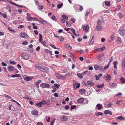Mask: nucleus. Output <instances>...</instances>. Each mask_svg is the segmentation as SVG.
Listing matches in <instances>:
<instances>
[{"instance_id": "f257e3e1", "label": "nucleus", "mask_w": 125, "mask_h": 125, "mask_svg": "<svg viewBox=\"0 0 125 125\" xmlns=\"http://www.w3.org/2000/svg\"><path fill=\"white\" fill-rule=\"evenodd\" d=\"M19 35L21 37L24 38H27L28 37V35L25 32L21 33Z\"/></svg>"}, {"instance_id": "f03ea898", "label": "nucleus", "mask_w": 125, "mask_h": 125, "mask_svg": "<svg viewBox=\"0 0 125 125\" xmlns=\"http://www.w3.org/2000/svg\"><path fill=\"white\" fill-rule=\"evenodd\" d=\"M40 86L43 88H49V85L48 83H42L40 85Z\"/></svg>"}, {"instance_id": "7ed1b4c3", "label": "nucleus", "mask_w": 125, "mask_h": 125, "mask_svg": "<svg viewBox=\"0 0 125 125\" xmlns=\"http://www.w3.org/2000/svg\"><path fill=\"white\" fill-rule=\"evenodd\" d=\"M21 57L25 59H28L29 58L28 54L25 53H23L21 55Z\"/></svg>"}, {"instance_id": "20e7f679", "label": "nucleus", "mask_w": 125, "mask_h": 125, "mask_svg": "<svg viewBox=\"0 0 125 125\" xmlns=\"http://www.w3.org/2000/svg\"><path fill=\"white\" fill-rule=\"evenodd\" d=\"M104 54H99L97 55V58L99 61H102L104 57Z\"/></svg>"}, {"instance_id": "39448f33", "label": "nucleus", "mask_w": 125, "mask_h": 125, "mask_svg": "<svg viewBox=\"0 0 125 125\" xmlns=\"http://www.w3.org/2000/svg\"><path fill=\"white\" fill-rule=\"evenodd\" d=\"M110 2L108 1H106L104 2L103 3V6H104L106 5L108 6H110Z\"/></svg>"}, {"instance_id": "423d86ee", "label": "nucleus", "mask_w": 125, "mask_h": 125, "mask_svg": "<svg viewBox=\"0 0 125 125\" xmlns=\"http://www.w3.org/2000/svg\"><path fill=\"white\" fill-rule=\"evenodd\" d=\"M94 67L96 70H98L101 69L102 68V67L100 65L97 64L94 66Z\"/></svg>"}, {"instance_id": "0eeeda50", "label": "nucleus", "mask_w": 125, "mask_h": 125, "mask_svg": "<svg viewBox=\"0 0 125 125\" xmlns=\"http://www.w3.org/2000/svg\"><path fill=\"white\" fill-rule=\"evenodd\" d=\"M68 119L67 116L64 115L62 116L60 118V120L62 121H66Z\"/></svg>"}, {"instance_id": "6e6552de", "label": "nucleus", "mask_w": 125, "mask_h": 125, "mask_svg": "<svg viewBox=\"0 0 125 125\" xmlns=\"http://www.w3.org/2000/svg\"><path fill=\"white\" fill-rule=\"evenodd\" d=\"M89 28V26L88 25H85L83 27V31L87 32L88 31Z\"/></svg>"}, {"instance_id": "1a4fd4ad", "label": "nucleus", "mask_w": 125, "mask_h": 125, "mask_svg": "<svg viewBox=\"0 0 125 125\" xmlns=\"http://www.w3.org/2000/svg\"><path fill=\"white\" fill-rule=\"evenodd\" d=\"M80 86V84L79 83H74L73 84V87L75 89L79 88Z\"/></svg>"}, {"instance_id": "9d476101", "label": "nucleus", "mask_w": 125, "mask_h": 125, "mask_svg": "<svg viewBox=\"0 0 125 125\" xmlns=\"http://www.w3.org/2000/svg\"><path fill=\"white\" fill-rule=\"evenodd\" d=\"M38 21L40 23H42L44 24H47L46 21L42 19H39Z\"/></svg>"}, {"instance_id": "9b49d317", "label": "nucleus", "mask_w": 125, "mask_h": 125, "mask_svg": "<svg viewBox=\"0 0 125 125\" xmlns=\"http://www.w3.org/2000/svg\"><path fill=\"white\" fill-rule=\"evenodd\" d=\"M42 81L41 80H39L35 82L34 83V84L38 88H39V84L42 82Z\"/></svg>"}, {"instance_id": "f8f14e48", "label": "nucleus", "mask_w": 125, "mask_h": 125, "mask_svg": "<svg viewBox=\"0 0 125 125\" xmlns=\"http://www.w3.org/2000/svg\"><path fill=\"white\" fill-rule=\"evenodd\" d=\"M35 67L39 69L42 72H43L44 70V68L41 67L40 66H39L37 64H35Z\"/></svg>"}, {"instance_id": "ddd939ff", "label": "nucleus", "mask_w": 125, "mask_h": 125, "mask_svg": "<svg viewBox=\"0 0 125 125\" xmlns=\"http://www.w3.org/2000/svg\"><path fill=\"white\" fill-rule=\"evenodd\" d=\"M55 75L58 79H60L63 77L62 76L57 73H56Z\"/></svg>"}, {"instance_id": "4468645a", "label": "nucleus", "mask_w": 125, "mask_h": 125, "mask_svg": "<svg viewBox=\"0 0 125 125\" xmlns=\"http://www.w3.org/2000/svg\"><path fill=\"white\" fill-rule=\"evenodd\" d=\"M8 70L10 71H12L14 70V67L12 66H8Z\"/></svg>"}, {"instance_id": "2eb2a0df", "label": "nucleus", "mask_w": 125, "mask_h": 125, "mask_svg": "<svg viewBox=\"0 0 125 125\" xmlns=\"http://www.w3.org/2000/svg\"><path fill=\"white\" fill-rule=\"evenodd\" d=\"M96 107L97 108V109L99 110H101L103 107L102 105L100 104H97Z\"/></svg>"}, {"instance_id": "dca6fc26", "label": "nucleus", "mask_w": 125, "mask_h": 125, "mask_svg": "<svg viewBox=\"0 0 125 125\" xmlns=\"http://www.w3.org/2000/svg\"><path fill=\"white\" fill-rule=\"evenodd\" d=\"M27 15L28 20L31 21L32 20V17H30V15L29 13H27Z\"/></svg>"}, {"instance_id": "f3484780", "label": "nucleus", "mask_w": 125, "mask_h": 125, "mask_svg": "<svg viewBox=\"0 0 125 125\" xmlns=\"http://www.w3.org/2000/svg\"><path fill=\"white\" fill-rule=\"evenodd\" d=\"M31 113L34 115H36L38 114V112L36 110H33L32 111Z\"/></svg>"}, {"instance_id": "a211bd4d", "label": "nucleus", "mask_w": 125, "mask_h": 125, "mask_svg": "<svg viewBox=\"0 0 125 125\" xmlns=\"http://www.w3.org/2000/svg\"><path fill=\"white\" fill-rule=\"evenodd\" d=\"M8 29L9 31L13 33H15L16 32L15 31L14 29H12L10 27H8Z\"/></svg>"}, {"instance_id": "6ab92c4d", "label": "nucleus", "mask_w": 125, "mask_h": 125, "mask_svg": "<svg viewBox=\"0 0 125 125\" xmlns=\"http://www.w3.org/2000/svg\"><path fill=\"white\" fill-rule=\"evenodd\" d=\"M104 114L106 115L107 114H110L111 115H112V112L109 110H106L104 111Z\"/></svg>"}, {"instance_id": "aec40b11", "label": "nucleus", "mask_w": 125, "mask_h": 125, "mask_svg": "<svg viewBox=\"0 0 125 125\" xmlns=\"http://www.w3.org/2000/svg\"><path fill=\"white\" fill-rule=\"evenodd\" d=\"M10 2V3H11V4H12L13 5H14L18 7H21L23 6H22V5H20L18 4H16V3H15L13 2L12 1H11V2Z\"/></svg>"}, {"instance_id": "412c9836", "label": "nucleus", "mask_w": 125, "mask_h": 125, "mask_svg": "<svg viewBox=\"0 0 125 125\" xmlns=\"http://www.w3.org/2000/svg\"><path fill=\"white\" fill-rule=\"evenodd\" d=\"M87 84L90 85H94V83L92 81H89L87 82Z\"/></svg>"}, {"instance_id": "4be33fe9", "label": "nucleus", "mask_w": 125, "mask_h": 125, "mask_svg": "<svg viewBox=\"0 0 125 125\" xmlns=\"http://www.w3.org/2000/svg\"><path fill=\"white\" fill-rule=\"evenodd\" d=\"M94 36H93L92 37V38L91 39V40L90 41V45H92L93 44L94 42Z\"/></svg>"}, {"instance_id": "5701e85b", "label": "nucleus", "mask_w": 125, "mask_h": 125, "mask_svg": "<svg viewBox=\"0 0 125 125\" xmlns=\"http://www.w3.org/2000/svg\"><path fill=\"white\" fill-rule=\"evenodd\" d=\"M84 99L83 98H80L77 100V102L78 103H81L83 102L84 101Z\"/></svg>"}, {"instance_id": "b1692460", "label": "nucleus", "mask_w": 125, "mask_h": 125, "mask_svg": "<svg viewBox=\"0 0 125 125\" xmlns=\"http://www.w3.org/2000/svg\"><path fill=\"white\" fill-rule=\"evenodd\" d=\"M96 29L97 31L100 30L102 29V27L101 25H97L96 27Z\"/></svg>"}, {"instance_id": "393cba45", "label": "nucleus", "mask_w": 125, "mask_h": 125, "mask_svg": "<svg viewBox=\"0 0 125 125\" xmlns=\"http://www.w3.org/2000/svg\"><path fill=\"white\" fill-rule=\"evenodd\" d=\"M79 92L81 94H83L85 93V90L84 89H82L80 90Z\"/></svg>"}, {"instance_id": "a878e982", "label": "nucleus", "mask_w": 125, "mask_h": 125, "mask_svg": "<svg viewBox=\"0 0 125 125\" xmlns=\"http://www.w3.org/2000/svg\"><path fill=\"white\" fill-rule=\"evenodd\" d=\"M111 78V76L109 74H107L106 77V78L107 80L109 82L110 81Z\"/></svg>"}, {"instance_id": "bb28decb", "label": "nucleus", "mask_w": 125, "mask_h": 125, "mask_svg": "<svg viewBox=\"0 0 125 125\" xmlns=\"http://www.w3.org/2000/svg\"><path fill=\"white\" fill-rule=\"evenodd\" d=\"M6 8L8 10V11L10 12L11 11V7H10L9 6V5H7L6 6Z\"/></svg>"}, {"instance_id": "cd10ccee", "label": "nucleus", "mask_w": 125, "mask_h": 125, "mask_svg": "<svg viewBox=\"0 0 125 125\" xmlns=\"http://www.w3.org/2000/svg\"><path fill=\"white\" fill-rule=\"evenodd\" d=\"M39 41L40 42H41L43 40L42 36V35L40 33L39 34Z\"/></svg>"}, {"instance_id": "c85d7f7f", "label": "nucleus", "mask_w": 125, "mask_h": 125, "mask_svg": "<svg viewBox=\"0 0 125 125\" xmlns=\"http://www.w3.org/2000/svg\"><path fill=\"white\" fill-rule=\"evenodd\" d=\"M65 47L66 48H68L69 50H71L72 49V47H71L70 45L68 44H65Z\"/></svg>"}, {"instance_id": "c756f323", "label": "nucleus", "mask_w": 125, "mask_h": 125, "mask_svg": "<svg viewBox=\"0 0 125 125\" xmlns=\"http://www.w3.org/2000/svg\"><path fill=\"white\" fill-rule=\"evenodd\" d=\"M110 39L112 40H114L115 39V34L114 33L112 34Z\"/></svg>"}, {"instance_id": "7c9ffc66", "label": "nucleus", "mask_w": 125, "mask_h": 125, "mask_svg": "<svg viewBox=\"0 0 125 125\" xmlns=\"http://www.w3.org/2000/svg\"><path fill=\"white\" fill-rule=\"evenodd\" d=\"M117 85V84L116 83H112L111 85V87L112 88H115Z\"/></svg>"}, {"instance_id": "2f4dec72", "label": "nucleus", "mask_w": 125, "mask_h": 125, "mask_svg": "<svg viewBox=\"0 0 125 125\" xmlns=\"http://www.w3.org/2000/svg\"><path fill=\"white\" fill-rule=\"evenodd\" d=\"M71 31L75 36H76V34L75 33V30L73 28H71Z\"/></svg>"}, {"instance_id": "473e14b6", "label": "nucleus", "mask_w": 125, "mask_h": 125, "mask_svg": "<svg viewBox=\"0 0 125 125\" xmlns=\"http://www.w3.org/2000/svg\"><path fill=\"white\" fill-rule=\"evenodd\" d=\"M63 5V3H60L58 4L57 5V7L58 8H61Z\"/></svg>"}, {"instance_id": "72a5a7b5", "label": "nucleus", "mask_w": 125, "mask_h": 125, "mask_svg": "<svg viewBox=\"0 0 125 125\" xmlns=\"http://www.w3.org/2000/svg\"><path fill=\"white\" fill-rule=\"evenodd\" d=\"M32 79V78L30 77H26L25 78V80L27 81H31Z\"/></svg>"}, {"instance_id": "f704fd0d", "label": "nucleus", "mask_w": 125, "mask_h": 125, "mask_svg": "<svg viewBox=\"0 0 125 125\" xmlns=\"http://www.w3.org/2000/svg\"><path fill=\"white\" fill-rule=\"evenodd\" d=\"M75 20L74 18H72L70 20V22L71 23H73L75 22Z\"/></svg>"}, {"instance_id": "c9c22d12", "label": "nucleus", "mask_w": 125, "mask_h": 125, "mask_svg": "<svg viewBox=\"0 0 125 125\" xmlns=\"http://www.w3.org/2000/svg\"><path fill=\"white\" fill-rule=\"evenodd\" d=\"M36 105L40 107H41L42 106V104L41 102L37 103L36 104Z\"/></svg>"}, {"instance_id": "e433bc0d", "label": "nucleus", "mask_w": 125, "mask_h": 125, "mask_svg": "<svg viewBox=\"0 0 125 125\" xmlns=\"http://www.w3.org/2000/svg\"><path fill=\"white\" fill-rule=\"evenodd\" d=\"M122 65L124 66L125 68V59H123L122 62Z\"/></svg>"}, {"instance_id": "4c0bfd02", "label": "nucleus", "mask_w": 125, "mask_h": 125, "mask_svg": "<svg viewBox=\"0 0 125 125\" xmlns=\"http://www.w3.org/2000/svg\"><path fill=\"white\" fill-rule=\"evenodd\" d=\"M117 39L118 42L119 43H121L122 42L121 39L120 37H118L117 38Z\"/></svg>"}, {"instance_id": "58836bf2", "label": "nucleus", "mask_w": 125, "mask_h": 125, "mask_svg": "<svg viewBox=\"0 0 125 125\" xmlns=\"http://www.w3.org/2000/svg\"><path fill=\"white\" fill-rule=\"evenodd\" d=\"M42 106L46 104V101L45 100H43L41 102Z\"/></svg>"}, {"instance_id": "ea45409f", "label": "nucleus", "mask_w": 125, "mask_h": 125, "mask_svg": "<svg viewBox=\"0 0 125 125\" xmlns=\"http://www.w3.org/2000/svg\"><path fill=\"white\" fill-rule=\"evenodd\" d=\"M104 85V84H103L101 85H98L96 86L98 88H101L103 87Z\"/></svg>"}, {"instance_id": "a19ab883", "label": "nucleus", "mask_w": 125, "mask_h": 125, "mask_svg": "<svg viewBox=\"0 0 125 125\" xmlns=\"http://www.w3.org/2000/svg\"><path fill=\"white\" fill-rule=\"evenodd\" d=\"M32 25L33 28L34 29H37L38 28H37V27L36 26H35V24L34 23H32Z\"/></svg>"}, {"instance_id": "79ce46f5", "label": "nucleus", "mask_w": 125, "mask_h": 125, "mask_svg": "<svg viewBox=\"0 0 125 125\" xmlns=\"http://www.w3.org/2000/svg\"><path fill=\"white\" fill-rule=\"evenodd\" d=\"M62 18L63 19H66V20H68V18L65 15H62Z\"/></svg>"}, {"instance_id": "37998d69", "label": "nucleus", "mask_w": 125, "mask_h": 125, "mask_svg": "<svg viewBox=\"0 0 125 125\" xmlns=\"http://www.w3.org/2000/svg\"><path fill=\"white\" fill-rule=\"evenodd\" d=\"M118 15L119 17L120 18H122L123 17V14L121 13H119Z\"/></svg>"}, {"instance_id": "c03bdc74", "label": "nucleus", "mask_w": 125, "mask_h": 125, "mask_svg": "<svg viewBox=\"0 0 125 125\" xmlns=\"http://www.w3.org/2000/svg\"><path fill=\"white\" fill-rule=\"evenodd\" d=\"M20 75L19 74H16L15 75H12V77H20Z\"/></svg>"}, {"instance_id": "a18cd8bd", "label": "nucleus", "mask_w": 125, "mask_h": 125, "mask_svg": "<svg viewBox=\"0 0 125 125\" xmlns=\"http://www.w3.org/2000/svg\"><path fill=\"white\" fill-rule=\"evenodd\" d=\"M54 86L57 89L59 88V87L60 86V85L58 84L57 83L54 84Z\"/></svg>"}, {"instance_id": "49530a36", "label": "nucleus", "mask_w": 125, "mask_h": 125, "mask_svg": "<svg viewBox=\"0 0 125 125\" xmlns=\"http://www.w3.org/2000/svg\"><path fill=\"white\" fill-rule=\"evenodd\" d=\"M4 96L6 97L8 99H11L12 98V97H10V96L7 95L5 94L4 95Z\"/></svg>"}, {"instance_id": "de8ad7c7", "label": "nucleus", "mask_w": 125, "mask_h": 125, "mask_svg": "<svg viewBox=\"0 0 125 125\" xmlns=\"http://www.w3.org/2000/svg\"><path fill=\"white\" fill-rule=\"evenodd\" d=\"M51 18L54 21H56L57 20V19L54 15H53L51 17Z\"/></svg>"}, {"instance_id": "09e8293b", "label": "nucleus", "mask_w": 125, "mask_h": 125, "mask_svg": "<svg viewBox=\"0 0 125 125\" xmlns=\"http://www.w3.org/2000/svg\"><path fill=\"white\" fill-rule=\"evenodd\" d=\"M78 76L80 78H83L82 75L80 73H77Z\"/></svg>"}, {"instance_id": "8fccbe9b", "label": "nucleus", "mask_w": 125, "mask_h": 125, "mask_svg": "<svg viewBox=\"0 0 125 125\" xmlns=\"http://www.w3.org/2000/svg\"><path fill=\"white\" fill-rule=\"evenodd\" d=\"M66 26L68 27H69L71 26V24L70 23L68 22H66Z\"/></svg>"}, {"instance_id": "3c124183", "label": "nucleus", "mask_w": 125, "mask_h": 125, "mask_svg": "<svg viewBox=\"0 0 125 125\" xmlns=\"http://www.w3.org/2000/svg\"><path fill=\"white\" fill-rule=\"evenodd\" d=\"M76 52H79L80 54H82V53L83 51L82 50V49H80L79 50H77L76 51Z\"/></svg>"}, {"instance_id": "603ef678", "label": "nucleus", "mask_w": 125, "mask_h": 125, "mask_svg": "<svg viewBox=\"0 0 125 125\" xmlns=\"http://www.w3.org/2000/svg\"><path fill=\"white\" fill-rule=\"evenodd\" d=\"M6 13L5 14L2 13L1 14V15L3 16V17L5 18H6L7 17V15Z\"/></svg>"}, {"instance_id": "864d4df0", "label": "nucleus", "mask_w": 125, "mask_h": 125, "mask_svg": "<svg viewBox=\"0 0 125 125\" xmlns=\"http://www.w3.org/2000/svg\"><path fill=\"white\" fill-rule=\"evenodd\" d=\"M10 64H15L16 63V62L14 61H10Z\"/></svg>"}, {"instance_id": "5fc2aeb1", "label": "nucleus", "mask_w": 125, "mask_h": 125, "mask_svg": "<svg viewBox=\"0 0 125 125\" xmlns=\"http://www.w3.org/2000/svg\"><path fill=\"white\" fill-rule=\"evenodd\" d=\"M28 42L27 41H23L22 42V44L24 45L27 44Z\"/></svg>"}, {"instance_id": "6e6d98bb", "label": "nucleus", "mask_w": 125, "mask_h": 125, "mask_svg": "<svg viewBox=\"0 0 125 125\" xmlns=\"http://www.w3.org/2000/svg\"><path fill=\"white\" fill-rule=\"evenodd\" d=\"M117 118L119 119L120 120H121L122 119H123V120L125 119L124 118H123L122 116H121L118 117H117Z\"/></svg>"}, {"instance_id": "4d7b16f0", "label": "nucleus", "mask_w": 125, "mask_h": 125, "mask_svg": "<svg viewBox=\"0 0 125 125\" xmlns=\"http://www.w3.org/2000/svg\"><path fill=\"white\" fill-rule=\"evenodd\" d=\"M102 23V21H101L99 20H98V22H97V25H101Z\"/></svg>"}, {"instance_id": "13d9d810", "label": "nucleus", "mask_w": 125, "mask_h": 125, "mask_svg": "<svg viewBox=\"0 0 125 125\" xmlns=\"http://www.w3.org/2000/svg\"><path fill=\"white\" fill-rule=\"evenodd\" d=\"M76 106L75 105L72 106L71 108V109L72 110L75 109L76 108Z\"/></svg>"}, {"instance_id": "bf43d9fd", "label": "nucleus", "mask_w": 125, "mask_h": 125, "mask_svg": "<svg viewBox=\"0 0 125 125\" xmlns=\"http://www.w3.org/2000/svg\"><path fill=\"white\" fill-rule=\"evenodd\" d=\"M47 105H50V100H48L47 101V102L46 103Z\"/></svg>"}, {"instance_id": "052dcab7", "label": "nucleus", "mask_w": 125, "mask_h": 125, "mask_svg": "<svg viewBox=\"0 0 125 125\" xmlns=\"http://www.w3.org/2000/svg\"><path fill=\"white\" fill-rule=\"evenodd\" d=\"M79 6L80 7L79 9V10L81 11L83 9V8L81 5H79Z\"/></svg>"}, {"instance_id": "680f3d73", "label": "nucleus", "mask_w": 125, "mask_h": 125, "mask_svg": "<svg viewBox=\"0 0 125 125\" xmlns=\"http://www.w3.org/2000/svg\"><path fill=\"white\" fill-rule=\"evenodd\" d=\"M120 80L121 82H125V80L123 78H121L120 79Z\"/></svg>"}, {"instance_id": "e2e57ef3", "label": "nucleus", "mask_w": 125, "mask_h": 125, "mask_svg": "<svg viewBox=\"0 0 125 125\" xmlns=\"http://www.w3.org/2000/svg\"><path fill=\"white\" fill-rule=\"evenodd\" d=\"M32 20H33L34 21H39V20L38 18H33L32 19Z\"/></svg>"}, {"instance_id": "0e129e2a", "label": "nucleus", "mask_w": 125, "mask_h": 125, "mask_svg": "<svg viewBox=\"0 0 125 125\" xmlns=\"http://www.w3.org/2000/svg\"><path fill=\"white\" fill-rule=\"evenodd\" d=\"M120 6L119 5H118L117 6V8L115 10H119L120 8Z\"/></svg>"}, {"instance_id": "69168bd1", "label": "nucleus", "mask_w": 125, "mask_h": 125, "mask_svg": "<svg viewBox=\"0 0 125 125\" xmlns=\"http://www.w3.org/2000/svg\"><path fill=\"white\" fill-rule=\"evenodd\" d=\"M109 64L108 63V65H107L106 66H105L104 68V69L105 70L107 69L109 67Z\"/></svg>"}, {"instance_id": "338daca9", "label": "nucleus", "mask_w": 125, "mask_h": 125, "mask_svg": "<svg viewBox=\"0 0 125 125\" xmlns=\"http://www.w3.org/2000/svg\"><path fill=\"white\" fill-rule=\"evenodd\" d=\"M100 115H102V113L101 112H98L97 115L98 116Z\"/></svg>"}, {"instance_id": "774afa93", "label": "nucleus", "mask_w": 125, "mask_h": 125, "mask_svg": "<svg viewBox=\"0 0 125 125\" xmlns=\"http://www.w3.org/2000/svg\"><path fill=\"white\" fill-rule=\"evenodd\" d=\"M47 51L48 52V53H49L50 55H52V52L51 51H49V50L47 49Z\"/></svg>"}]
</instances>
